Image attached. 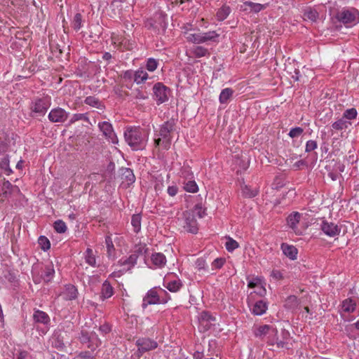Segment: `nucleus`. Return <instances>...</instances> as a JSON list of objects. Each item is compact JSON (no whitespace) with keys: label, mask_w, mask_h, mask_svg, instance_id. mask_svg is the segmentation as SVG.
<instances>
[{"label":"nucleus","mask_w":359,"mask_h":359,"mask_svg":"<svg viewBox=\"0 0 359 359\" xmlns=\"http://www.w3.org/2000/svg\"><path fill=\"white\" fill-rule=\"evenodd\" d=\"M124 137L133 150H142L146 147L148 133L139 127L128 128L124 132Z\"/></svg>","instance_id":"f257e3e1"},{"label":"nucleus","mask_w":359,"mask_h":359,"mask_svg":"<svg viewBox=\"0 0 359 359\" xmlns=\"http://www.w3.org/2000/svg\"><path fill=\"white\" fill-rule=\"evenodd\" d=\"M337 20L344 25H355L359 22V11L353 8H343L336 14Z\"/></svg>","instance_id":"f03ea898"},{"label":"nucleus","mask_w":359,"mask_h":359,"mask_svg":"<svg viewBox=\"0 0 359 359\" xmlns=\"http://www.w3.org/2000/svg\"><path fill=\"white\" fill-rule=\"evenodd\" d=\"M175 120L171 118L165 122L159 130L158 135L163 138V148L168 149L171 143V133L175 130Z\"/></svg>","instance_id":"7ed1b4c3"},{"label":"nucleus","mask_w":359,"mask_h":359,"mask_svg":"<svg viewBox=\"0 0 359 359\" xmlns=\"http://www.w3.org/2000/svg\"><path fill=\"white\" fill-rule=\"evenodd\" d=\"M135 345L137 346V351L135 353V355L137 358H140L145 352L154 350L158 346L156 341L147 337L139 338Z\"/></svg>","instance_id":"20e7f679"},{"label":"nucleus","mask_w":359,"mask_h":359,"mask_svg":"<svg viewBox=\"0 0 359 359\" xmlns=\"http://www.w3.org/2000/svg\"><path fill=\"white\" fill-rule=\"evenodd\" d=\"M167 301L161 300L156 288L154 287L149 290L142 300V308L145 309L148 305L156 304H165Z\"/></svg>","instance_id":"39448f33"},{"label":"nucleus","mask_w":359,"mask_h":359,"mask_svg":"<svg viewBox=\"0 0 359 359\" xmlns=\"http://www.w3.org/2000/svg\"><path fill=\"white\" fill-rule=\"evenodd\" d=\"M320 229L323 232L330 237L337 236L341 232V228L332 222H328L325 219H321Z\"/></svg>","instance_id":"423d86ee"},{"label":"nucleus","mask_w":359,"mask_h":359,"mask_svg":"<svg viewBox=\"0 0 359 359\" xmlns=\"http://www.w3.org/2000/svg\"><path fill=\"white\" fill-rule=\"evenodd\" d=\"M183 216L185 221L184 228L191 233H196L198 232V224L194 217V214L191 211H185L183 212Z\"/></svg>","instance_id":"0eeeda50"},{"label":"nucleus","mask_w":359,"mask_h":359,"mask_svg":"<svg viewBox=\"0 0 359 359\" xmlns=\"http://www.w3.org/2000/svg\"><path fill=\"white\" fill-rule=\"evenodd\" d=\"M153 90L158 104H161L168 100L170 90L163 83H156L153 87Z\"/></svg>","instance_id":"6e6552de"},{"label":"nucleus","mask_w":359,"mask_h":359,"mask_svg":"<svg viewBox=\"0 0 359 359\" xmlns=\"http://www.w3.org/2000/svg\"><path fill=\"white\" fill-rule=\"evenodd\" d=\"M67 118L68 113L60 107L52 109L48 114V119L53 123H63Z\"/></svg>","instance_id":"1a4fd4ad"},{"label":"nucleus","mask_w":359,"mask_h":359,"mask_svg":"<svg viewBox=\"0 0 359 359\" xmlns=\"http://www.w3.org/2000/svg\"><path fill=\"white\" fill-rule=\"evenodd\" d=\"M120 176L122 180V185L127 188L135 181V177L133 170L128 168H121L120 169Z\"/></svg>","instance_id":"9d476101"},{"label":"nucleus","mask_w":359,"mask_h":359,"mask_svg":"<svg viewBox=\"0 0 359 359\" xmlns=\"http://www.w3.org/2000/svg\"><path fill=\"white\" fill-rule=\"evenodd\" d=\"M100 130L103 133L104 135L114 144L118 142V139L113 130L111 123L107 121L100 123L98 125Z\"/></svg>","instance_id":"9b49d317"},{"label":"nucleus","mask_w":359,"mask_h":359,"mask_svg":"<svg viewBox=\"0 0 359 359\" xmlns=\"http://www.w3.org/2000/svg\"><path fill=\"white\" fill-rule=\"evenodd\" d=\"M48 107L49 103L46 99H38L32 107V111L41 115H43Z\"/></svg>","instance_id":"f8f14e48"},{"label":"nucleus","mask_w":359,"mask_h":359,"mask_svg":"<svg viewBox=\"0 0 359 359\" xmlns=\"http://www.w3.org/2000/svg\"><path fill=\"white\" fill-rule=\"evenodd\" d=\"M277 332L278 331L276 328H274L268 325H264L257 328L255 331V334L256 337H262L266 334L276 336L277 335Z\"/></svg>","instance_id":"ddd939ff"},{"label":"nucleus","mask_w":359,"mask_h":359,"mask_svg":"<svg viewBox=\"0 0 359 359\" xmlns=\"http://www.w3.org/2000/svg\"><path fill=\"white\" fill-rule=\"evenodd\" d=\"M300 303V299L295 295H290L285 299L284 306L292 311H295L299 309Z\"/></svg>","instance_id":"4468645a"},{"label":"nucleus","mask_w":359,"mask_h":359,"mask_svg":"<svg viewBox=\"0 0 359 359\" xmlns=\"http://www.w3.org/2000/svg\"><path fill=\"white\" fill-rule=\"evenodd\" d=\"M264 6L260 4H256L251 1H245L243 4L241 5L240 10L246 11H250V12L258 13L262 10Z\"/></svg>","instance_id":"2eb2a0df"},{"label":"nucleus","mask_w":359,"mask_h":359,"mask_svg":"<svg viewBox=\"0 0 359 359\" xmlns=\"http://www.w3.org/2000/svg\"><path fill=\"white\" fill-rule=\"evenodd\" d=\"M281 249L284 255L290 259L294 260L297 259V249L294 246L283 243L281 245Z\"/></svg>","instance_id":"dca6fc26"},{"label":"nucleus","mask_w":359,"mask_h":359,"mask_svg":"<svg viewBox=\"0 0 359 359\" xmlns=\"http://www.w3.org/2000/svg\"><path fill=\"white\" fill-rule=\"evenodd\" d=\"M101 341L99 339H96V342L95 344L88 345V348L91 349V351H82L79 353V358L81 359H94V355L93 352L97 348Z\"/></svg>","instance_id":"f3484780"},{"label":"nucleus","mask_w":359,"mask_h":359,"mask_svg":"<svg viewBox=\"0 0 359 359\" xmlns=\"http://www.w3.org/2000/svg\"><path fill=\"white\" fill-rule=\"evenodd\" d=\"M78 291L73 285H67L64 292V298L67 300H73L77 297Z\"/></svg>","instance_id":"a211bd4d"},{"label":"nucleus","mask_w":359,"mask_h":359,"mask_svg":"<svg viewBox=\"0 0 359 359\" xmlns=\"http://www.w3.org/2000/svg\"><path fill=\"white\" fill-rule=\"evenodd\" d=\"M151 259L152 263L158 267H162L166 263V259L165 255L161 252H156L153 254L151 257Z\"/></svg>","instance_id":"6ab92c4d"},{"label":"nucleus","mask_w":359,"mask_h":359,"mask_svg":"<svg viewBox=\"0 0 359 359\" xmlns=\"http://www.w3.org/2000/svg\"><path fill=\"white\" fill-rule=\"evenodd\" d=\"M266 309H267L266 303L265 302H264L263 300H259V301H257L255 304L253 309H252V313L255 315L260 316V315L264 314L266 312Z\"/></svg>","instance_id":"aec40b11"},{"label":"nucleus","mask_w":359,"mask_h":359,"mask_svg":"<svg viewBox=\"0 0 359 359\" xmlns=\"http://www.w3.org/2000/svg\"><path fill=\"white\" fill-rule=\"evenodd\" d=\"M33 318L36 323L43 324H47L50 320L48 316L45 312L39 310L35 311Z\"/></svg>","instance_id":"412c9836"},{"label":"nucleus","mask_w":359,"mask_h":359,"mask_svg":"<svg viewBox=\"0 0 359 359\" xmlns=\"http://www.w3.org/2000/svg\"><path fill=\"white\" fill-rule=\"evenodd\" d=\"M112 294L113 287L107 280H105L102 286L101 297L104 299L111 297Z\"/></svg>","instance_id":"4be33fe9"},{"label":"nucleus","mask_w":359,"mask_h":359,"mask_svg":"<svg viewBox=\"0 0 359 359\" xmlns=\"http://www.w3.org/2000/svg\"><path fill=\"white\" fill-rule=\"evenodd\" d=\"M351 123L341 118L332 124V130H342L346 129Z\"/></svg>","instance_id":"5701e85b"},{"label":"nucleus","mask_w":359,"mask_h":359,"mask_svg":"<svg viewBox=\"0 0 359 359\" xmlns=\"http://www.w3.org/2000/svg\"><path fill=\"white\" fill-rule=\"evenodd\" d=\"M138 255L136 254V252L132 254L128 258L126 259H121L118 262L121 266H128L127 269H130L133 267L137 262Z\"/></svg>","instance_id":"b1692460"},{"label":"nucleus","mask_w":359,"mask_h":359,"mask_svg":"<svg viewBox=\"0 0 359 359\" xmlns=\"http://www.w3.org/2000/svg\"><path fill=\"white\" fill-rule=\"evenodd\" d=\"M319 14L318 11L313 8H307L304 11V20H309L311 22H316L318 19Z\"/></svg>","instance_id":"393cba45"},{"label":"nucleus","mask_w":359,"mask_h":359,"mask_svg":"<svg viewBox=\"0 0 359 359\" xmlns=\"http://www.w3.org/2000/svg\"><path fill=\"white\" fill-rule=\"evenodd\" d=\"M55 273L53 265L52 263L48 264L45 267L44 273L42 275V278L46 283L51 280Z\"/></svg>","instance_id":"a878e982"},{"label":"nucleus","mask_w":359,"mask_h":359,"mask_svg":"<svg viewBox=\"0 0 359 359\" xmlns=\"http://www.w3.org/2000/svg\"><path fill=\"white\" fill-rule=\"evenodd\" d=\"M356 303L352 299H347L342 303V309L345 312L352 313L355 310Z\"/></svg>","instance_id":"bb28decb"},{"label":"nucleus","mask_w":359,"mask_h":359,"mask_svg":"<svg viewBox=\"0 0 359 359\" xmlns=\"http://www.w3.org/2000/svg\"><path fill=\"white\" fill-rule=\"evenodd\" d=\"M301 217V214L295 212L291 215H290L287 217V222L289 226L294 229L297 227V224L299 223Z\"/></svg>","instance_id":"cd10ccee"},{"label":"nucleus","mask_w":359,"mask_h":359,"mask_svg":"<svg viewBox=\"0 0 359 359\" xmlns=\"http://www.w3.org/2000/svg\"><path fill=\"white\" fill-rule=\"evenodd\" d=\"M85 103L100 109H102L104 108V105L102 102L97 97L93 96L87 97L85 100Z\"/></svg>","instance_id":"c85d7f7f"},{"label":"nucleus","mask_w":359,"mask_h":359,"mask_svg":"<svg viewBox=\"0 0 359 359\" xmlns=\"http://www.w3.org/2000/svg\"><path fill=\"white\" fill-rule=\"evenodd\" d=\"M233 90L231 88H226L222 90L219 95V102L222 104L226 103L232 96Z\"/></svg>","instance_id":"c756f323"},{"label":"nucleus","mask_w":359,"mask_h":359,"mask_svg":"<svg viewBox=\"0 0 359 359\" xmlns=\"http://www.w3.org/2000/svg\"><path fill=\"white\" fill-rule=\"evenodd\" d=\"M258 194V190L257 189H252L250 187L247 185H244L242 187V194L244 197L246 198H253L256 196Z\"/></svg>","instance_id":"7c9ffc66"},{"label":"nucleus","mask_w":359,"mask_h":359,"mask_svg":"<svg viewBox=\"0 0 359 359\" xmlns=\"http://www.w3.org/2000/svg\"><path fill=\"white\" fill-rule=\"evenodd\" d=\"M131 224L135 233H138L141 229V215L140 214L133 215L131 219Z\"/></svg>","instance_id":"2f4dec72"},{"label":"nucleus","mask_w":359,"mask_h":359,"mask_svg":"<svg viewBox=\"0 0 359 359\" xmlns=\"http://www.w3.org/2000/svg\"><path fill=\"white\" fill-rule=\"evenodd\" d=\"M184 189L191 193H196L198 191V185L196 184V182L192 180H189L187 182H184Z\"/></svg>","instance_id":"473e14b6"},{"label":"nucleus","mask_w":359,"mask_h":359,"mask_svg":"<svg viewBox=\"0 0 359 359\" xmlns=\"http://www.w3.org/2000/svg\"><path fill=\"white\" fill-rule=\"evenodd\" d=\"M230 13V8L226 6H223L217 13V18L218 20L222 21L225 20Z\"/></svg>","instance_id":"72a5a7b5"},{"label":"nucleus","mask_w":359,"mask_h":359,"mask_svg":"<svg viewBox=\"0 0 359 359\" xmlns=\"http://www.w3.org/2000/svg\"><path fill=\"white\" fill-rule=\"evenodd\" d=\"M86 262L90 266H95L96 265L95 257L93 254V250L88 248L86 251L85 256Z\"/></svg>","instance_id":"f704fd0d"},{"label":"nucleus","mask_w":359,"mask_h":359,"mask_svg":"<svg viewBox=\"0 0 359 359\" xmlns=\"http://www.w3.org/2000/svg\"><path fill=\"white\" fill-rule=\"evenodd\" d=\"M0 168L4 169L6 174L8 175L12 172V170L9 168V159L7 156H4L0 160Z\"/></svg>","instance_id":"c9c22d12"},{"label":"nucleus","mask_w":359,"mask_h":359,"mask_svg":"<svg viewBox=\"0 0 359 359\" xmlns=\"http://www.w3.org/2000/svg\"><path fill=\"white\" fill-rule=\"evenodd\" d=\"M105 244L107 249V255L108 257H111L114 254L115 248L114 245L113 244L112 239L111 236H107L105 238Z\"/></svg>","instance_id":"e433bc0d"},{"label":"nucleus","mask_w":359,"mask_h":359,"mask_svg":"<svg viewBox=\"0 0 359 359\" xmlns=\"http://www.w3.org/2000/svg\"><path fill=\"white\" fill-rule=\"evenodd\" d=\"M53 226L55 231L59 233H63L66 232L67 229L66 224L62 220L60 219L55 221L54 222Z\"/></svg>","instance_id":"4c0bfd02"},{"label":"nucleus","mask_w":359,"mask_h":359,"mask_svg":"<svg viewBox=\"0 0 359 359\" xmlns=\"http://www.w3.org/2000/svg\"><path fill=\"white\" fill-rule=\"evenodd\" d=\"M182 283L180 280H175L168 283L167 289L170 292H177L182 287Z\"/></svg>","instance_id":"58836bf2"},{"label":"nucleus","mask_w":359,"mask_h":359,"mask_svg":"<svg viewBox=\"0 0 359 359\" xmlns=\"http://www.w3.org/2000/svg\"><path fill=\"white\" fill-rule=\"evenodd\" d=\"M147 78H148L147 73L143 70L136 72L134 75V81L137 83H142L144 81L147 80Z\"/></svg>","instance_id":"ea45409f"},{"label":"nucleus","mask_w":359,"mask_h":359,"mask_svg":"<svg viewBox=\"0 0 359 359\" xmlns=\"http://www.w3.org/2000/svg\"><path fill=\"white\" fill-rule=\"evenodd\" d=\"M219 35L215 32H208L202 34L203 43L208 41H215Z\"/></svg>","instance_id":"a19ab883"},{"label":"nucleus","mask_w":359,"mask_h":359,"mask_svg":"<svg viewBox=\"0 0 359 359\" xmlns=\"http://www.w3.org/2000/svg\"><path fill=\"white\" fill-rule=\"evenodd\" d=\"M38 243L41 246V249L43 250L44 251L48 250L50 248V243L49 240L43 236H41L39 237Z\"/></svg>","instance_id":"79ce46f5"},{"label":"nucleus","mask_w":359,"mask_h":359,"mask_svg":"<svg viewBox=\"0 0 359 359\" xmlns=\"http://www.w3.org/2000/svg\"><path fill=\"white\" fill-rule=\"evenodd\" d=\"M181 176L186 180H191L193 178V172L189 166H183L181 170Z\"/></svg>","instance_id":"37998d69"},{"label":"nucleus","mask_w":359,"mask_h":359,"mask_svg":"<svg viewBox=\"0 0 359 359\" xmlns=\"http://www.w3.org/2000/svg\"><path fill=\"white\" fill-rule=\"evenodd\" d=\"M82 16L80 13H76L72 22L73 28L78 31L81 27Z\"/></svg>","instance_id":"c03bdc74"},{"label":"nucleus","mask_w":359,"mask_h":359,"mask_svg":"<svg viewBox=\"0 0 359 359\" xmlns=\"http://www.w3.org/2000/svg\"><path fill=\"white\" fill-rule=\"evenodd\" d=\"M356 116H357L356 109L354 108H351V109H347L344 111L342 118H344L345 120L346 119L351 120V119L356 118Z\"/></svg>","instance_id":"a18cd8bd"},{"label":"nucleus","mask_w":359,"mask_h":359,"mask_svg":"<svg viewBox=\"0 0 359 359\" xmlns=\"http://www.w3.org/2000/svg\"><path fill=\"white\" fill-rule=\"evenodd\" d=\"M215 318L213 317L209 312L203 311L201 313V316L199 318V323H204L205 321H215Z\"/></svg>","instance_id":"49530a36"},{"label":"nucleus","mask_w":359,"mask_h":359,"mask_svg":"<svg viewBox=\"0 0 359 359\" xmlns=\"http://www.w3.org/2000/svg\"><path fill=\"white\" fill-rule=\"evenodd\" d=\"M225 245L226 250L229 252H231L238 248V243L231 238H228Z\"/></svg>","instance_id":"de8ad7c7"},{"label":"nucleus","mask_w":359,"mask_h":359,"mask_svg":"<svg viewBox=\"0 0 359 359\" xmlns=\"http://www.w3.org/2000/svg\"><path fill=\"white\" fill-rule=\"evenodd\" d=\"M52 344L53 346H54L58 350H62L65 347V344L62 339H61L59 336L53 337Z\"/></svg>","instance_id":"09e8293b"},{"label":"nucleus","mask_w":359,"mask_h":359,"mask_svg":"<svg viewBox=\"0 0 359 359\" xmlns=\"http://www.w3.org/2000/svg\"><path fill=\"white\" fill-rule=\"evenodd\" d=\"M208 53V49L202 47L197 46L194 48V53L196 57H201L205 56Z\"/></svg>","instance_id":"8fccbe9b"},{"label":"nucleus","mask_w":359,"mask_h":359,"mask_svg":"<svg viewBox=\"0 0 359 359\" xmlns=\"http://www.w3.org/2000/svg\"><path fill=\"white\" fill-rule=\"evenodd\" d=\"M158 66V61L154 58H149L147 62V69L149 72L154 71Z\"/></svg>","instance_id":"3c124183"},{"label":"nucleus","mask_w":359,"mask_h":359,"mask_svg":"<svg viewBox=\"0 0 359 359\" xmlns=\"http://www.w3.org/2000/svg\"><path fill=\"white\" fill-rule=\"evenodd\" d=\"M196 268L199 272L205 271V261L203 258H198L195 262Z\"/></svg>","instance_id":"603ef678"},{"label":"nucleus","mask_w":359,"mask_h":359,"mask_svg":"<svg viewBox=\"0 0 359 359\" xmlns=\"http://www.w3.org/2000/svg\"><path fill=\"white\" fill-rule=\"evenodd\" d=\"M188 39L190 41L194 43H203L202 34H190L188 36Z\"/></svg>","instance_id":"864d4df0"},{"label":"nucleus","mask_w":359,"mask_h":359,"mask_svg":"<svg viewBox=\"0 0 359 359\" xmlns=\"http://www.w3.org/2000/svg\"><path fill=\"white\" fill-rule=\"evenodd\" d=\"M304 132V130L300 127H296L294 128H292L289 133L290 137L292 138L297 137L300 136Z\"/></svg>","instance_id":"5fc2aeb1"},{"label":"nucleus","mask_w":359,"mask_h":359,"mask_svg":"<svg viewBox=\"0 0 359 359\" xmlns=\"http://www.w3.org/2000/svg\"><path fill=\"white\" fill-rule=\"evenodd\" d=\"M226 260L224 258H217L212 262L214 269H220L224 264Z\"/></svg>","instance_id":"6e6d98bb"},{"label":"nucleus","mask_w":359,"mask_h":359,"mask_svg":"<svg viewBox=\"0 0 359 359\" xmlns=\"http://www.w3.org/2000/svg\"><path fill=\"white\" fill-rule=\"evenodd\" d=\"M191 212H193L194 214V216L197 215L198 217L201 218L205 215V211L202 210V206L199 204H197L194 207V210L193 211H191Z\"/></svg>","instance_id":"4d7b16f0"},{"label":"nucleus","mask_w":359,"mask_h":359,"mask_svg":"<svg viewBox=\"0 0 359 359\" xmlns=\"http://www.w3.org/2000/svg\"><path fill=\"white\" fill-rule=\"evenodd\" d=\"M317 147V142L314 140H309L306 144V151L310 152L313 151Z\"/></svg>","instance_id":"13d9d810"},{"label":"nucleus","mask_w":359,"mask_h":359,"mask_svg":"<svg viewBox=\"0 0 359 359\" xmlns=\"http://www.w3.org/2000/svg\"><path fill=\"white\" fill-rule=\"evenodd\" d=\"M81 336L80 337V339H81V342L86 343V342H89L90 341L93 336L95 335V333L92 334L91 336H89L88 333L87 332L81 331Z\"/></svg>","instance_id":"bf43d9fd"},{"label":"nucleus","mask_w":359,"mask_h":359,"mask_svg":"<svg viewBox=\"0 0 359 359\" xmlns=\"http://www.w3.org/2000/svg\"><path fill=\"white\" fill-rule=\"evenodd\" d=\"M274 338L273 339H271V345H273V344H276L277 345V347L278 348H283L284 347V345H285V342L281 341V340H279L278 337H276V335L274 336Z\"/></svg>","instance_id":"052dcab7"},{"label":"nucleus","mask_w":359,"mask_h":359,"mask_svg":"<svg viewBox=\"0 0 359 359\" xmlns=\"http://www.w3.org/2000/svg\"><path fill=\"white\" fill-rule=\"evenodd\" d=\"M213 321H205L204 323H200V328L203 330V331L208 330L212 324Z\"/></svg>","instance_id":"680f3d73"},{"label":"nucleus","mask_w":359,"mask_h":359,"mask_svg":"<svg viewBox=\"0 0 359 359\" xmlns=\"http://www.w3.org/2000/svg\"><path fill=\"white\" fill-rule=\"evenodd\" d=\"M81 119H87L86 116L83 114H75L73 115L72 118L70 120V123H74L76 121L81 120Z\"/></svg>","instance_id":"e2e57ef3"},{"label":"nucleus","mask_w":359,"mask_h":359,"mask_svg":"<svg viewBox=\"0 0 359 359\" xmlns=\"http://www.w3.org/2000/svg\"><path fill=\"white\" fill-rule=\"evenodd\" d=\"M12 184L9 181L4 180L2 185V190L4 191V194H6L8 190H10L12 188Z\"/></svg>","instance_id":"0e129e2a"},{"label":"nucleus","mask_w":359,"mask_h":359,"mask_svg":"<svg viewBox=\"0 0 359 359\" xmlns=\"http://www.w3.org/2000/svg\"><path fill=\"white\" fill-rule=\"evenodd\" d=\"M100 331L103 334H107L111 331V327L108 324H104L99 327Z\"/></svg>","instance_id":"69168bd1"},{"label":"nucleus","mask_w":359,"mask_h":359,"mask_svg":"<svg viewBox=\"0 0 359 359\" xmlns=\"http://www.w3.org/2000/svg\"><path fill=\"white\" fill-rule=\"evenodd\" d=\"M271 276L276 280L283 279L282 273L278 270H273L271 272Z\"/></svg>","instance_id":"338daca9"},{"label":"nucleus","mask_w":359,"mask_h":359,"mask_svg":"<svg viewBox=\"0 0 359 359\" xmlns=\"http://www.w3.org/2000/svg\"><path fill=\"white\" fill-rule=\"evenodd\" d=\"M177 187L176 186H170V187H168V194L170 196H174L177 194Z\"/></svg>","instance_id":"774afa93"}]
</instances>
